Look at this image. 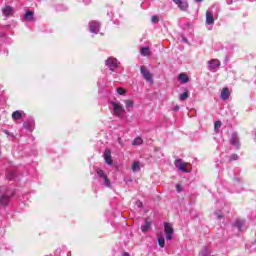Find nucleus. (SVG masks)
<instances>
[{
  "mask_svg": "<svg viewBox=\"0 0 256 256\" xmlns=\"http://www.w3.org/2000/svg\"><path fill=\"white\" fill-rule=\"evenodd\" d=\"M132 171L133 173L141 171V164L139 163V161H136L132 164Z\"/></svg>",
  "mask_w": 256,
  "mask_h": 256,
  "instance_id": "4be33fe9",
  "label": "nucleus"
},
{
  "mask_svg": "<svg viewBox=\"0 0 256 256\" xmlns=\"http://www.w3.org/2000/svg\"><path fill=\"white\" fill-rule=\"evenodd\" d=\"M189 99V92L185 91L184 93L179 95V100L180 101H187Z\"/></svg>",
  "mask_w": 256,
  "mask_h": 256,
  "instance_id": "393cba45",
  "label": "nucleus"
},
{
  "mask_svg": "<svg viewBox=\"0 0 256 256\" xmlns=\"http://www.w3.org/2000/svg\"><path fill=\"white\" fill-rule=\"evenodd\" d=\"M164 233H166L167 241H171V239H173V233H175V230L173 229L171 223H164Z\"/></svg>",
  "mask_w": 256,
  "mask_h": 256,
  "instance_id": "7ed1b4c3",
  "label": "nucleus"
},
{
  "mask_svg": "<svg viewBox=\"0 0 256 256\" xmlns=\"http://www.w3.org/2000/svg\"><path fill=\"white\" fill-rule=\"evenodd\" d=\"M138 207H143V203L142 202H138Z\"/></svg>",
  "mask_w": 256,
  "mask_h": 256,
  "instance_id": "58836bf2",
  "label": "nucleus"
},
{
  "mask_svg": "<svg viewBox=\"0 0 256 256\" xmlns=\"http://www.w3.org/2000/svg\"><path fill=\"white\" fill-rule=\"evenodd\" d=\"M99 29H101V25L99 22L92 21L90 22V32L95 33L96 35L99 33Z\"/></svg>",
  "mask_w": 256,
  "mask_h": 256,
  "instance_id": "9b49d317",
  "label": "nucleus"
},
{
  "mask_svg": "<svg viewBox=\"0 0 256 256\" xmlns=\"http://www.w3.org/2000/svg\"><path fill=\"white\" fill-rule=\"evenodd\" d=\"M7 137H9V139H15V134L9 132V134L7 135Z\"/></svg>",
  "mask_w": 256,
  "mask_h": 256,
  "instance_id": "f704fd0d",
  "label": "nucleus"
},
{
  "mask_svg": "<svg viewBox=\"0 0 256 256\" xmlns=\"http://www.w3.org/2000/svg\"><path fill=\"white\" fill-rule=\"evenodd\" d=\"M12 119L14 121H17L19 119H23V111L21 110H16L15 112L12 113Z\"/></svg>",
  "mask_w": 256,
  "mask_h": 256,
  "instance_id": "a211bd4d",
  "label": "nucleus"
},
{
  "mask_svg": "<svg viewBox=\"0 0 256 256\" xmlns=\"http://www.w3.org/2000/svg\"><path fill=\"white\" fill-rule=\"evenodd\" d=\"M104 160L107 165H113V159L111 158V150H109V149L105 150Z\"/></svg>",
  "mask_w": 256,
  "mask_h": 256,
  "instance_id": "ddd939ff",
  "label": "nucleus"
},
{
  "mask_svg": "<svg viewBox=\"0 0 256 256\" xmlns=\"http://www.w3.org/2000/svg\"><path fill=\"white\" fill-rule=\"evenodd\" d=\"M140 53H141V55H143V57H147V56L151 55V50L149 49V47H142L140 49Z\"/></svg>",
  "mask_w": 256,
  "mask_h": 256,
  "instance_id": "412c9836",
  "label": "nucleus"
},
{
  "mask_svg": "<svg viewBox=\"0 0 256 256\" xmlns=\"http://www.w3.org/2000/svg\"><path fill=\"white\" fill-rule=\"evenodd\" d=\"M2 13L5 15V17H10V15H13V8L11 6H5Z\"/></svg>",
  "mask_w": 256,
  "mask_h": 256,
  "instance_id": "6ab92c4d",
  "label": "nucleus"
},
{
  "mask_svg": "<svg viewBox=\"0 0 256 256\" xmlns=\"http://www.w3.org/2000/svg\"><path fill=\"white\" fill-rule=\"evenodd\" d=\"M219 67H221V61L218 59H211L208 61V69L209 71H212V73H215Z\"/></svg>",
  "mask_w": 256,
  "mask_h": 256,
  "instance_id": "20e7f679",
  "label": "nucleus"
},
{
  "mask_svg": "<svg viewBox=\"0 0 256 256\" xmlns=\"http://www.w3.org/2000/svg\"><path fill=\"white\" fill-rule=\"evenodd\" d=\"M3 131V133H5V135H9V131L8 130H2Z\"/></svg>",
  "mask_w": 256,
  "mask_h": 256,
  "instance_id": "4c0bfd02",
  "label": "nucleus"
},
{
  "mask_svg": "<svg viewBox=\"0 0 256 256\" xmlns=\"http://www.w3.org/2000/svg\"><path fill=\"white\" fill-rule=\"evenodd\" d=\"M9 181H13L15 179V172H10L7 176Z\"/></svg>",
  "mask_w": 256,
  "mask_h": 256,
  "instance_id": "c756f323",
  "label": "nucleus"
},
{
  "mask_svg": "<svg viewBox=\"0 0 256 256\" xmlns=\"http://www.w3.org/2000/svg\"><path fill=\"white\" fill-rule=\"evenodd\" d=\"M217 219H221L223 216L222 215H220V214H217Z\"/></svg>",
  "mask_w": 256,
  "mask_h": 256,
  "instance_id": "ea45409f",
  "label": "nucleus"
},
{
  "mask_svg": "<svg viewBox=\"0 0 256 256\" xmlns=\"http://www.w3.org/2000/svg\"><path fill=\"white\" fill-rule=\"evenodd\" d=\"M179 109H180L179 105H176L173 107V111H175V112L179 111Z\"/></svg>",
  "mask_w": 256,
  "mask_h": 256,
  "instance_id": "c9c22d12",
  "label": "nucleus"
},
{
  "mask_svg": "<svg viewBox=\"0 0 256 256\" xmlns=\"http://www.w3.org/2000/svg\"><path fill=\"white\" fill-rule=\"evenodd\" d=\"M243 225H245V220H236L235 227H237L239 231L243 229Z\"/></svg>",
  "mask_w": 256,
  "mask_h": 256,
  "instance_id": "b1692460",
  "label": "nucleus"
},
{
  "mask_svg": "<svg viewBox=\"0 0 256 256\" xmlns=\"http://www.w3.org/2000/svg\"><path fill=\"white\" fill-rule=\"evenodd\" d=\"M239 159V156L237 154H232L230 156V161H237Z\"/></svg>",
  "mask_w": 256,
  "mask_h": 256,
  "instance_id": "7c9ffc66",
  "label": "nucleus"
},
{
  "mask_svg": "<svg viewBox=\"0 0 256 256\" xmlns=\"http://www.w3.org/2000/svg\"><path fill=\"white\" fill-rule=\"evenodd\" d=\"M85 3L86 5H89L91 3V0H87Z\"/></svg>",
  "mask_w": 256,
  "mask_h": 256,
  "instance_id": "a19ab883",
  "label": "nucleus"
},
{
  "mask_svg": "<svg viewBox=\"0 0 256 256\" xmlns=\"http://www.w3.org/2000/svg\"><path fill=\"white\" fill-rule=\"evenodd\" d=\"M123 255L124 256H130L129 253H127V252H125Z\"/></svg>",
  "mask_w": 256,
  "mask_h": 256,
  "instance_id": "37998d69",
  "label": "nucleus"
},
{
  "mask_svg": "<svg viewBox=\"0 0 256 256\" xmlns=\"http://www.w3.org/2000/svg\"><path fill=\"white\" fill-rule=\"evenodd\" d=\"M117 93H118L119 95H125V89H123V88H118V89H117Z\"/></svg>",
  "mask_w": 256,
  "mask_h": 256,
  "instance_id": "72a5a7b5",
  "label": "nucleus"
},
{
  "mask_svg": "<svg viewBox=\"0 0 256 256\" xmlns=\"http://www.w3.org/2000/svg\"><path fill=\"white\" fill-rule=\"evenodd\" d=\"M71 253H68L67 256H69Z\"/></svg>",
  "mask_w": 256,
  "mask_h": 256,
  "instance_id": "a18cd8bd",
  "label": "nucleus"
},
{
  "mask_svg": "<svg viewBox=\"0 0 256 256\" xmlns=\"http://www.w3.org/2000/svg\"><path fill=\"white\" fill-rule=\"evenodd\" d=\"M23 127L28 131H33V129H35V120L33 118H29L23 123Z\"/></svg>",
  "mask_w": 256,
  "mask_h": 256,
  "instance_id": "9d476101",
  "label": "nucleus"
},
{
  "mask_svg": "<svg viewBox=\"0 0 256 256\" xmlns=\"http://www.w3.org/2000/svg\"><path fill=\"white\" fill-rule=\"evenodd\" d=\"M106 65L110 71H115V69L119 67V62L117 61V58L110 57L106 60Z\"/></svg>",
  "mask_w": 256,
  "mask_h": 256,
  "instance_id": "0eeeda50",
  "label": "nucleus"
},
{
  "mask_svg": "<svg viewBox=\"0 0 256 256\" xmlns=\"http://www.w3.org/2000/svg\"><path fill=\"white\" fill-rule=\"evenodd\" d=\"M111 105L113 108V115L119 117L120 119H123V117H125V108L121 106V103L111 102Z\"/></svg>",
  "mask_w": 256,
  "mask_h": 256,
  "instance_id": "f257e3e1",
  "label": "nucleus"
},
{
  "mask_svg": "<svg viewBox=\"0 0 256 256\" xmlns=\"http://www.w3.org/2000/svg\"><path fill=\"white\" fill-rule=\"evenodd\" d=\"M214 7L206 11V25H214L215 15L213 14Z\"/></svg>",
  "mask_w": 256,
  "mask_h": 256,
  "instance_id": "1a4fd4ad",
  "label": "nucleus"
},
{
  "mask_svg": "<svg viewBox=\"0 0 256 256\" xmlns=\"http://www.w3.org/2000/svg\"><path fill=\"white\" fill-rule=\"evenodd\" d=\"M158 245L159 247H165V238L163 236L158 237Z\"/></svg>",
  "mask_w": 256,
  "mask_h": 256,
  "instance_id": "cd10ccee",
  "label": "nucleus"
},
{
  "mask_svg": "<svg viewBox=\"0 0 256 256\" xmlns=\"http://www.w3.org/2000/svg\"><path fill=\"white\" fill-rule=\"evenodd\" d=\"M178 79L182 85H185V83H189V76H187V74L185 73H181L178 76Z\"/></svg>",
  "mask_w": 256,
  "mask_h": 256,
  "instance_id": "aec40b11",
  "label": "nucleus"
},
{
  "mask_svg": "<svg viewBox=\"0 0 256 256\" xmlns=\"http://www.w3.org/2000/svg\"><path fill=\"white\" fill-rule=\"evenodd\" d=\"M24 21H35L33 11H26V13L24 14Z\"/></svg>",
  "mask_w": 256,
  "mask_h": 256,
  "instance_id": "f3484780",
  "label": "nucleus"
},
{
  "mask_svg": "<svg viewBox=\"0 0 256 256\" xmlns=\"http://www.w3.org/2000/svg\"><path fill=\"white\" fill-rule=\"evenodd\" d=\"M96 173L98 177H100V179H103L105 187H111V181L107 177V174L105 173V171L98 169Z\"/></svg>",
  "mask_w": 256,
  "mask_h": 256,
  "instance_id": "6e6552de",
  "label": "nucleus"
},
{
  "mask_svg": "<svg viewBox=\"0 0 256 256\" xmlns=\"http://www.w3.org/2000/svg\"><path fill=\"white\" fill-rule=\"evenodd\" d=\"M174 165L179 171H182V173H189V170L187 169V165H189L186 162H183L182 159H177L174 162Z\"/></svg>",
  "mask_w": 256,
  "mask_h": 256,
  "instance_id": "423d86ee",
  "label": "nucleus"
},
{
  "mask_svg": "<svg viewBox=\"0 0 256 256\" xmlns=\"http://www.w3.org/2000/svg\"><path fill=\"white\" fill-rule=\"evenodd\" d=\"M230 95L231 93L229 92V88H223L220 97L223 99V101H227Z\"/></svg>",
  "mask_w": 256,
  "mask_h": 256,
  "instance_id": "dca6fc26",
  "label": "nucleus"
},
{
  "mask_svg": "<svg viewBox=\"0 0 256 256\" xmlns=\"http://www.w3.org/2000/svg\"><path fill=\"white\" fill-rule=\"evenodd\" d=\"M57 10H58V11H63V9H61V8H57Z\"/></svg>",
  "mask_w": 256,
  "mask_h": 256,
  "instance_id": "c03bdc74",
  "label": "nucleus"
},
{
  "mask_svg": "<svg viewBox=\"0 0 256 256\" xmlns=\"http://www.w3.org/2000/svg\"><path fill=\"white\" fill-rule=\"evenodd\" d=\"M211 252L209 251V248L207 246H204L202 250L199 253V256H209Z\"/></svg>",
  "mask_w": 256,
  "mask_h": 256,
  "instance_id": "5701e85b",
  "label": "nucleus"
},
{
  "mask_svg": "<svg viewBox=\"0 0 256 256\" xmlns=\"http://www.w3.org/2000/svg\"><path fill=\"white\" fill-rule=\"evenodd\" d=\"M151 225H152V222L146 218L144 220V225L141 226L142 233H147V232L151 231Z\"/></svg>",
  "mask_w": 256,
  "mask_h": 256,
  "instance_id": "f8f14e48",
  "label": "nucleus"
},
{
  "mask_svg": "<svg viewBox=\"0 0 256 256\" xmlns=\"http://www.w3.org/2000/svg\"><path fill=\"white\" fill-rule=\"evenodd\" d=\"M127 111H131L133 109V100H125Z\"/></svg>",
  "mask_w": 256,
  "mask_h": 256,
  "instance_id": "a878e982",
  "label": "nucleus"
},
{
  "mask_svg": "<svg viewBox=\"0 0 256 256\" xmlns=\"http://www.w3.org/2000/svg\"><path fill=\"white\" fill-rule=\"evenodd\" d=\"M173 2L178 5L179 9H181V11H185L187 9V7H189V5L187 4L186 1H182V0H173Z\"/></svg>",
  "mask_w": 256,
  "mask_h": 256,
  "instance_id": "2eb2a0df",
  "label": "nucleus"
},
{
  "mask_svg": "<svg viewBox=\"0 0 256 256\" xmlns=\"http://www.w3.org/2000/svg\"><path fill=\"white\" fill-rule=\"evenodd\" d=\"M227 5H233V0H226Z\"/></svg>",
  "mask_w": 256,
  "mask_h": 256,
  "instance_id": "e433bc0d",
  "label": "nucleus"
},
{
  "mask_svg": "<svg viewBox=\"0 0 256 256\" xmlns=\"http://www.w3.org/2000/svg\"><path fill=\"white\" fill-rule=\"evenodd\" d=\"M151 21H152V23H159V17L152 16Z\"/></svg>",
  "mask_w": 256,
  "mask_h": 256,
  "instance_id": "473e14b6",
  "label": "nucleus"
},
{
  "mask_svg": "<svg viewBox=\"0 0 256 256\" xmlns=\"http://www.w3.org/2000/svg\"><path fill=\"white\" fill-rule=\"evenodd\" d=\"M132 145H143V139L141 137H137L133 140Z\"/></svg>",
  "mask_w": 256,
  "mask_h": 256,
  "instance_id": "bb28decb",
  "label": "nucleus"
},
{
  "mask_svg": "<svg viewBox=\"0 0 256 256\" xmlns=\"http://www.w3.org/2000/svg\"><path fill=\"white\" fill-rule=\"evenodd\" d=\"M196 1V3H201V2H203V0H195Z\"/></svg>",
  "mask_w": 256,
  "mask_h": 256,
  "instance_id": "79ce46f5",
  "label": "nucleus"
},
{
  "mask_svg": "<svg viewBox=\"0 0 256 256\" xmlns=\"http://www.w3.org/2000/svg\"><path fill=\"white\" fill-rule=\"evenodd\" d=\"M15 195V192L12 190H6L3 194L0 196V204L4 207H7L9 205V201H11V197Z\"/></svg>",
  "mask_w": 256,
  "mask_h": 256,
  "instance_id": "f03ea898",
  "label": "nucleus"
},
{
  "mask_svg": "<svg viewBox=\"0 0 256 256\" xmlns=\"http://www.w3.org/2000/svg\"><path fill=\"white\" fill-rule=\"evenodd\" d=\"M176 191L178 193H181V191H183V187L181 186V184H176Z\"/></svg>",
  "mask_w": 256,
  "mask_h": 256,
  "instance_id": "2f4dec72",
  "label": "nucleus"
},
{
  "mask_svg": "<svg viewBox=\"0 0 256 256\" xmlns=\"http://www.w3.org/2000/svg\"><path fill=\"white\" fill-rule=\"evenodd\" d=\"M221 125H222L221 121L218 120L215 122L214 129H215L216 133H219V129H221Z\"/></svg>",
  "mask_w": 256,
  "mask_h": 256,
  "instance_id": "c85d7f7f",
  "label": "nucleus"
},
{
  "mask_svg": "<svg viewBox=\"0 0 256 256\" xmlns=\"http://www.w3.org/2000/svg\"><path fill=\"white\" fill-rule=\"evenodd\" d=\"M140 73L145 81L153 83V75H151V72L145 66L140 67Z\"/></svg>",
  "mask_w": 256,
  "mask_h": 256,
  "instance_id": "39448f33",
  "label": "nucleus"
},
{
  "mask_svg": "<svg viewBox=\"0 0 256 256\" xmlns=\"http://www.w3.org/2000/svg\"><path fill=\"white\" fill-rule=\"evenodd\" d=\"M230 143L231 145H233L234 147H236V149H239V136L237 135V133H233L230 139Z\"/></svg>",
  "mask_w": 256,
  "mask_h": 256,
  "instance_id": "4468645a",
  "label": "nucleus"
}]
</instances>
